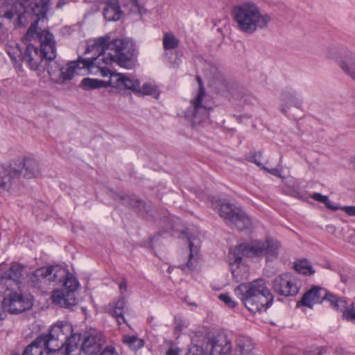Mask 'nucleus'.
I'll return each mask as SVG.
<instances>
[{"instance_id": "obj_1", "label": "nucleus", "mask_w": 355, "mask_h": 355, "mask_svg": "<svg viewBox=\"0 0 355 355\" xmlns=\"http://www.w3.org/2000/svg\"><path fill=\"white\" fill-rule=\"evenodd\" d=\"M24 285L31 283L33 286H40L42 283L55 282L60 284L62 289L53 292L52 300L53 304L63 308L70 309L76 305L75 293L80 287L77 278L67 268L60 266L42 267L24 277V268L21 271Z\"/></svg>"}, {"instance_id": "obj_2", "label": "nucleus", "mask_w": 355, "mask_h": 355, "mask_svg": "<svg viewBox=\"0 0 355 355\" xmlns=\"http://www.w3.org/2000/svg\"><path fill=\"white\" fill-rule=\"evenodd\" d=\"M280 242L272 237L262 240H252L249 243H243L232 247L229 252V265L233 278L241 282L249 277V266L242 257H264L267 262L273 261L279 256Z\"/></svg>"}, {"instance_id": "obj_3", "label": "nucleus", "mask_w": 355, "mask_h": 355, "mask_svg": "<svg viewBox=\"0 0 355 355\" xmlns=\"http://www.w3.org/2000/svg\"><path fill=\"white\" fill-rule=\"evenodd\" d=\"M22 269L21 264L13 263L0 277V320L6 318L7 311L17 314L33 306V296L17 291L24 283Z\"/></svg>"}, {"instance_id": "obj_4", "label": "nucleus", "mask_w": 355, "mask_h": 355, "mask_svg": "<svg viewBox=\"0 0 355 355\" xmlns=\"http://www.w3.org/2000/svg\"><path fill=\"white\" fill-rule=\"evenodd\" d=\"M31 21L32 24L24 37L26 48L21 61L30 69L36 71L40 67L43 58L53 60L55 57V42L53 35L48 31L39 30L38 18Z\"/></svg>"}, {"instance_id": "obj_5", "label": "nucleus", "mask_w": 355, "mask_h": 355, "mask_svg": "<svg viewBox=\"0 0 355 355\" xmlns=\"http://www.w3.org/2000/svg\"><path fill=\"white\" fill-rule=\"evenodd\" d=\"M231 15L236 28L244 34H253L266 29L272 20L270 15L252 1L234 6Z\"/></svg>"}, {"instance_id": "obj_6", "label": "nucleus", "mask_w": 355, "mask_h": 355, "mask_svg": "<svg viewBox=\"0 0 355 355\" xmlns=\"http://www.w3.org/2000/svg\"><path fill=\"white\" fill-rule=\"evenodd\" d=\"M132 46L130 41L128 39H116L110 41L107 40V50L104 53L100 54L94 59L97 71H99L102 76H107L108 67L113 63L125 69H130L133 66L130 56L125 53V51Z\"/></svg>"}, {"instance_id": "obj_7", "label": "nucleus", "mask_w": 355, "mask_h": 355, "mask_svg": "<svg viewBox=\"0 0 355 355\" xmlns=\"http://www.w3.org/2000/svg\"><path fill=\"white\" fill-rule=\"evenodd\" d=\"M234 293L241 298L245 307L253 313L265 311L273 301V296L263 279L240 284L234 290Z\"/></svg>"}, {"instance_id": "obj_8", "label": "nucleus", "mask_w": 355, "mask_h": 355, "mask_svg": "<svg viewBox=\"0 0 355 355\" xmlns=\"http://www.w3.org/2000/svg\"><path fill=\"white\" fill-rule=\"evenodd\" d=\"M39 162L32 157H19L7 166L0 167V193L10 192L15 177L22 174L26 178H35L41 175Z\"/></svg>"}, {"instance_id": "obj_9", "label": "nucleus", "mask_w": 355, "mask_h": 355, "mask_svg": "<svg viewBox=\"0 0 355 355\" xmlns=\"http://www.w3.org/2000/svg\"><path fill=\"white\" fill-rule=\"evenodd\" d=\"M16 2L13 0L8 2L6 17L11 19L16 15L20 26H24L37 18L39 21L44 16L50 4V0H21L19 8H17Z\"/></svg>"}, {"instance_id": "obj_10", "label": "nucleus", "mask_w": 355, "mask_h": 355, "mask_svg": "<svg viewBox=\"0 0 355 355\" xmlns=\"http://www.w3.org/2000/svg\"><path fill=\"white\" fill-rule=\"evenodd\" d=\"M96 64L93 58L73 61L66 64L53 62L50 64L49 74L51 79L56 83H63L72 79L75 76H83L87 71L96 73Z\"/></svg>"}, {"instance_id": "obj_11", "label": "nucleus", "mask_w": 355, "mask_h": 355, "mask_svg": "<svg viewBox=\"0 0 355 355\" xmlns=\"http://www.w3.org/2000/svg\"><path fill=\"white\" fill-rule=\"evenodd\" d=\"M211 208L219 216L239 230H250L252 227L251 218L240 207L226 200L213 198Z\"/></svg>"}, {"instance_id": "obj_12", "label": "nucleus", "mask_w": 355, "mask_h": 355, "mask_svg": "<svg viewBox=\"0 0 355 355\" xmlns=\"http://www.w3.org/2000/svg\"><path fill=\"white\" fill-rule=\"evenodd\" d=\"M200 88L197 94L191 99L190 105L184 111V116L193 125H198L207 121L209 112L211 109L208 96L202 87L201 83L198 78Z\"/></svg>"}, {"instance_id": "obj_13", "label": "nucleus", "mask_w": 355, "mask_h": 355, "mask_svg": "<svg viewBox=\"0 0 355 355\" xmlns=\"http://www.w3.org/2000/svg\"><path fill=\"white\" fill-rule=\"evenodd\" d=\"M325 57L335 61L341 71L355 81V51L338 46H331L326 49Z\"/></svg>"}, {"instance_id": "obj_14", "label": "nucleus", "mask_w": 355, "mask_h": 355, "mask_svg": "<svg viewBox=\"0 0 355 355\" xmlns=\"http://www.w3.org/2000/svg\"><path fill=\"white\" fill-rule=\"evenodd\" d=\"M73 328L70 323L66 321H58L53 324L49 335H42L44 343L47 345L49 350L53 352L62 347H66L67 340L75 334H72Z\"/></svg>"}, {"instance_id": "obj_15", "label": "nucleus", "mask_w": 355, "mask_h": 355, "mask_svg": "<svg viewBox=\"0 0 355 355\" xmlns=\"http://www.w3.org/2000/svg\"><path fill=\"white\" fill-rule=\"evenodd\" d=\"M189 252L180 257L179 268L188 272L196 267L199 259L198 252L200 241L198 235L190 236L188 238Z\"/></svg>"}, {"instance_id": "obj_16", "label": "nucleus", "mask_w": 355, "mask_h": 355, "mask_svg": "<svg viewBox=\"0 0 355 355\" xmlns=\"http://www.w3.org/2000/svg\"><path fill=\"white\" fill-rule=\"evenodd\" d=\"M273 287L275 291L281 295H295L299 291L300 283L295 276L284 273L275 278Z\"/></svg>"}, {"instance_id": "obj_17", "label": "nucleus", "mask_w": 355, "mask_h": 355, "mask_svg": "<svg viewBox=\"0 0 355 355\" xmlns=\"http://www.w3.org/2000/svg\"><path fill=\"white\" fill-rule=\"evenodd\" d=\"M80 350L85 355H94L98 353L105 343L103 336L96 331L84 334L80 340Z\"/></svg>"}, {"instance_id": "obj_18", "label": "nucleus", "mask_w": 355, "mask_h": 355, "mask_svg": "<svg viewBox=\"0 0 355 355\" xmlns=\"http://www.w3.org/2000/svg\"><path fill=\"white\" fill-rule=\"evenodd\" d=\"M119 290L121 293V297L119 300L114 304L113 306V309L110 311L111 314L116 318V320L119 324L121 325L123 323H125V318L123 317V314L127 312L129 309L127 306L126 300L124 298V294L128 291V284L126 281L123 280L119 284Z\"/></svg>"}, {"instance_id": "obj_19", "label": "nucleus", "mask_w": 355, "mask_h": 355, "mask_svg": "<svg viewBox=\"0 0 355 355\" xmlns=\"http://www.w3.org/2000/svg\"><path fill=\"white\" fill-rule=\"evenodd\" d=\"M210 355H223L228 354L232 348L230 339L226 334H220L214 337L211 341Z\"/></svg>"}, {"instance_id": "obj_20", "label": "nucleus", "mask_w": 355, "mask_h": 355, "mask_svg": "<svg viewBox=\"0 0 355 355\" xmlns=\"http://www.w3.org/2000/svg\"><path fill=\"white\" fill-rule=\"evenodd\" d=\"M104 3L103 15L108 21H116L121 19L123 11L119 0H102Z\"/></svg>"}, {"instance_id": "obj_21", "label": "nucleus", "mask_w": 355, "mask_h": 355, "mask_svg": "<svg viewBox=\"0 0 355 355\" xmlns=\"http://www.w3.org/2000/svg\"><path fill=\"white\" fill-rule=\"evenodd\" d=\"M325 290L321 287L314 286L307 291L302 299V304L312 308L315 304L321 303L324 300Z\"/></svg>"}, {"instance_id": "obj_22", "label": "nucleus", "mask_w": 355, "mask_h": 355, "mask_svg": "<svg viewBox=\"0 0 355 355\" xmlns=\"http://www.w3.org/2000/svg\"><path fill=\"white\" fill-rule=\"evenodd\" d=\"M40 336L26 347L23 355H47L52 351L49 350L47 345Z\"/></svg>"}, {"instance_id": "obj_23", "label": "nucleus", "mask_w": 355, "mask_h": 355, "mask_svg": "<svg viewBox=\"0 0 355 355\" xmlns=\"http://www.w3.org/2000/svg\"><path fill=\"white\" fill-rule=\"evenodd\" d=\"M108 39V36H103L88 40L85 53L94 52L95 54L98 53V55L104 53V51L107 50Z\"/></svg>"}, {"instance_id": "obj_24", "label": "nucleus", "mask_w": 355, "mask_h": 355, "mask_svg": "<svg viewBox=\"0 0 355 355\" xmlns=\"http://www.w3.org/2000/svg\"><path fill=\"white\" fill-rule=\"evenodd\" d=\"M81 336L80 334L72 335L68 340L64 347V355H81L79 347Z\"/></svg>"}, {"instance_id": "obj_25", "label": "nucleus", "mask_w": 355, "mask_h": 355, "mask_svg": "<svg viewBox=\"0 0 355 355\" xmlns=\"http://www.w3.org/2000/svg\"><path fill=\"white\" fill-rule=\"evenodd\" d=\"M108 71L107 76L110 75V79L108 81H106V87L110 86L119 90H123L125 73L112 72L110 67H108Z\"/></svg>"}, {"instance_id": "obj_26", "label": "nucleus", "mask_w": 355, "mask_h": 355, "mask_svg": "<svg viewBox=\"0 0 355 355\" xmlns=\"http://www.w3.org/2000/svg\"><path fill=\"white\" fill-rule=\"evenodd\" d=\"M293 268L296 272L304 275H312L315 273L311 263L307 259H301L295 261Z\"/></svg>"}, {"instance_id": "obj_27", "label": "nucleus", "mask_w": 355, "mask_h": 355, "mask_svg": "<svg viewBox=\"0 0 355 355\" xmlns=\"http://www.w3.org/2000/svg\"><path fill=\"white\" fill-rule=\"evenodd\" d=\"M137 94L141 96L150 95L157 97L159 95L158 87L153 81L145 82L142 85H139Z\"/></svg>"}, {"instance_id": "obj_28", "label": "nucleus", "mask_w": 355, "mask_h": 355, "mask_svg": "<svg viewBox=\"0 0 355 355\" xmlns=\"http://www.w3.org/2000/svg\"><path fill=\"white\" fill-rule=\"evenodd\" d=\"M122 341L134 351L141 349L144 345V340L139 338L136 336L124 335L123 336Z\"/></svg>"}, {"instance_id": "obj_29", "label": "nucleus", "mask_w": 355, "mask_h": 355, "mask_svg": "<svg viewBox=\"0 0 355 355\" xmlns=\"http://www.w3.org/2000/svg\"><path fill=\"white\" fill-rule=\"evenodd\" d=\"M123 81V90H131L135 94H137L139 85H140V81L137 78L131 75L125 74Z\"/></svg>"}, {"instance_id": "obj_30", "label": "nucleus", "mask_w": 355, "mask_h": 355, "mask_svg": "<svg viewBox=\"0 0 355 355\" xmlns=\"http://www.w3.org/2000/svg\"><path fill=\"white\" fill-rule=\"evenodd\" d=\"M6 51L10 58L15 62H18L22 60L23 53L19 45L16 43H12L7 45Z\"/></svg>"}, {"instance_id": "obj_31", "label": "nucleus", "mask_w": 355, "mask_h": 355, "mask_svg": "<svg viewBox=\"0 0 355 355\" xmlns=\"http://www.w3.org/2000/svg\"><path fill=\"white\" fill-rule=\"evenodd\" d=\"M81 85L85 89L106 87V81L85 78L82 80Z\"/></svg>"}, {"instance_id": "obj_32", "label": "nucleus", "mask_w": 355, "mask_h": 355, "mask_svg": "<svg viewBox=\"0 0 355 355\" xmlns=\"http://www.w3.org/2000/svg\"><path fill=\"white\" fill-rule=\"evenodd\" d=\"M324 300L329 302L332 309L336 311H338L344 308L346 304L345 300L339 299L337 296L331 293H329L326 291Z\"/></svg>"}, {"instance_id": "obj_33", "label": "nucleus", "mask_w": 355, "mask_h": 355, "mask_svg": "<svg viewBox=\"0 0 355 355\" xmlns=\"http://www.w3.org/2000/svg\"><path fill=\"white\" fill-rule=\"evenodd\" d=\"M178 39L172 33H166L163 37V46L165 50H172L178 47Z\"/></svg>"}, {"instance_id": "obj_34", "label": "nucleus", "mask_w": 355, "mask_h": 355, "mask_svg": "<svg viewBox=\"0 0 355 355\" xmlns=\"http://www.w3.org/2000/svg\"><path fill=\"white\" fill-rule=\"evenodd\" d=\"M253 349L252 344L247 340H240L236 348L237 355H251Z\"/></svg>"}, {"instance_id": "obj_35", "label": "nucleus", "mask_w": 355, "mask_h": 355, "mask_svg": "<svg viewBox=\"0 0 355 355\" xmlns=\"http://www.w3.org/2000/svg\"><path fill=\"white\" fill-rule=\"evenodd\" d=\"M344 308L343 318L355 324V303H351L348 305L345 304Z\"/></svg>"}, {"instance_id": "obj_36", "label": "nucleus", "mask_w": 355, "mask_h": 355, "mask_svg": "<svg viewBox=\"0 0 355 355\" xmlns=\"http://www.w3.org/2000/svg\"><path fill=\"white\" fill-rule=\"evenodd\" d=\"M123 6L128 8L131 12H141V6L138 0H121Z\"/></svg>"}, {"instance_id": "obj_37", "label": "nucleus", "mask_w": 355, "mask_h": 355, "mask_svg": "<svg viewBox=\"0 0 355 355\" xmlns=\"http://www.w3.org/2000/svg\"><path fill=\"white\" fill-rule=\"evenodd\" d=\"M218 298L230 308H234L237 304L236 302L227 293L219 295Z\"/></svg>"}, {"instance_id": "obj_38", "label": "nucleus", "mask_w": 355, "mask_h": 355, "mask_svg": "<svg viewBox=\"0 0 355 355\" xmlns=\"http://www.w3.org/2000/svg\"><path fill=\"white\" fill-rule=\"evenodd\" d=\"M187 323L184 320H180L179 321L176 322L174 331L175 333L179 334L182 329H185L187 327Z\"/></svg>"}, {"instance_id": "obj_39", "label": "nucleus", "mask_w": 355, "mask_h": 355, "mask_svg": "<svg viewBox=\"0 0 355 355\" xmlns=\"http://www.w3.org/2000/svg\"><path fill=\"white\" fill-rule=\"evenodd\" d=\"M311 198L314 199L315 200H316L318 202H322V203L327 202V200H328V197L327 196H323V195H322L320 193H313L311 196Z\"/></svg>"}, {"instance_id": "obj_40", "label": "nucleus", "mask_w": 355, "mask_h": 355, "mask_svg": "<svg viewBox=\"0 0 355 355\" xmlns=\"http://www.w3.org/2000/svg\"><path fill=\"white\" fill-rule=\"evenodd\" d=\"M347 214L352 216H355V206H345L340 208Z\"/></svg>"}, {"instance_id": "obj_41", "label": "nucleus", "mask_w": 355, "mask_h": 355, "mask_svg": "<svg viewBox=\"0 0 355 355\" xmlns=\"http://www.w3.org/2000/svg\"><path fill=\"white\" fill-rule=\"evenodd\" d=\"M100 355H118L114 347H106Z\"/></svg>"}, {"instance_id": "obj_42", "label": "nucleus", "mask_w": 355, "mask_h": 355, "mask_svg": "<svg viewBox=\"0 0 355 355\" xmlns=\"http://www.w3.org/2000/svg\"><path fill=\"white\" fill-rule=\"evenodd\" d=\"M263 170L270 173V174L277 176V177H281L280 171L278 168H268L266 166H263Z\"/></svg>"}, {"instance_id": "obj_43", "label": "nucleus", "mask_w": 355, "mask_h": 355, "mask_svg": "<svg viewBox=\"0 0 355 355\" xmlns=\"http://www.w3.org/2000/svg\"><path fill=\"white\" fill-rule=\"evenodd\" d=\"M326 230L328 232V233H329L331 234H335L336 233V231H337L336 227L335 225H327V227H326Z\"/></svg>"}, {"instance_id": "obj_44", "label": "nucleus", "mask_w": 355, "mask_h": 355, "mask_svg": "<svg viewBox=\"0 0 355 355\" xmlns=\"http://www.w3.org/2000/svg\"><path fill=\"white\" fill-rule=\"evenodd\" d=\"M324 204L327 206V207L332 210H338L339 209L338 206L334 205L329 198L327 202H324Z\"/></svg>"}, {"instance_id": "obj_45", "label": "nucleus", "mask_w": 355, "mask_h": 355, "mask_svg": "<svg viewBox=\"0 0 355 355\" xmlns=\"http://www.w3.org/2000/svg\"><path fill=\"white\" fill-rule=\"evenodd\" d=\"M250 161L253 163H254L256 165H257L258 166L261 167L262 169H263V165L261 163L260 161H259L258 159H256V157L254 156L252 157L251 159H250Z\"/></svg>"}, {"instance_id": "obj_46", "label": "nucleus", "mask_w": 355, "mask_h": 355, "mask_svg": "<svg viewBox=\"0 0 355 355\" xmlns=\"http://www.w3.org/2000/svg\"><path fill=\"white\" fill-rule=\"evenodd\" d=\"M179 352L180 351L178 349H171L166 352V355H180Z\"/></svg>"}, {"instance_id": "obj_47", "label": "nucleus", "mask_w": 355, "mask_h": 355, "mask_svg": "<svg viewBox=\"0 0 355 355\" xmlns=\"http://www.w3.org/2000/svg\"><path fill=\"white\" fill-rule=\"evenodd\" d=\"M187 355H202L201 354H194V353H192L191 352H190Z\"/></svg>"}, {"instance_id": "obj_48", "label": "nucleus", "mask_w": 355, "mask_h": 355, "mask_svg": "<svg viewBox=\"0 0 355 355\" xmlns=\"http://www.w3.org/2000/svg\"><path fill=\"white\" fill-rule=\"evenodd\" d=\"M61 6H62L61 3H58V7L61 8Z\"/></svg>"}, {"instance_id": "obj_49", "label": "nucleus", "mask_w": 355, "mask_h": 355, "mask_svg": "<svg viewBox=\"0 0 355 355\" xmlns=\"http://www.w3.org/2000/svg\"><path fill=\"white\" fill-rule=\"evenodd\" d=\"M178 65V64H176V65L173 64V67H176Z\"/></svg>"}]
</instances>
